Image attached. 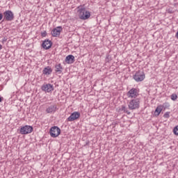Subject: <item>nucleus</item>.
<instances>
[{
    "label": "nucleus",
    "mask_w": 178,
    "mask_h": 178,
    "mask_svg": "<svg viewBox=\"0 0 178 178\" xmlns=\"http://www.w3.org/2000/svg\"><path fill=\"white\" fill-rule=\"evenodd\" d=\"M161 112H162V106H157V108L154 111L155 116H159Z\"/></svg>",
    "instance_id": "16"
},
{
    "label": "nucleus",
    "mask_w": 178,
    "mask_h": 178,
    "mask_svg": "<svg viewBox=\"0 0 178 178\" xmlns=\"http://www.w3.org/2000/svg\"><path fill=\"white\" fill-rule=\"evenodd\" d=\"M56 104L51 105L46 109V112L47 113H54L56 112Z\"/></svg>",
    "instance_id": "13"
},
{
    "label": "nucleus",
    "mask_w": 178,
    "mask_h": 178,
    "mask_svg": "<svg viewBox=\"0 0 178 178\" xmlns=\"http://www.w3.org/2000/svg\"><path fill=\"white\" fill-rule=\"evenodd\" d=\"M171 99L172 101H176V99H177V95L176 94L171 95Z\"/></svg>",
    "instance_id": "19"
},
{
    "label": "nucleus",
    "mask_w": 178,
    "mask_h": 178,
    "mask_svg": "<svg viewBox=\"0 0 178 178\" xmlns=\"http://www.w3.org/2000/svg\"><path fill=\"white\" fill-rule=\"evenodd\" d=\"M62 26H57L56 28H54L51 32L52 37H59L60 35V33H62Z\"/></svg>",
    "instance_id": "8"
},
{
    "label": "nucleus",
    "mask_w": 178,
    "mask_h": 178,
    "mask_svg": "<svg viewBox=\"0 0 178 178\" xmlns=\"http://www.w3.org/2000/svg\"><path fill=\"white\" fill-rule=\"evenodd\" d=\"M3 15V19L4 20H6V22H12V20L15 19V15L11 10H6Z\"/></svg>",
    "instance_id": "4"
},
{
    "label": "nucleus",
    "mask_w": 178,
    "mask_h": 178,
    "mask_svg": "<svg viewBox=\"0 0 178 178\" xmlns=\"http://www.w3.org/2000/svg\"><path fill=\"white\" fill-rule=\"evenodd\" d=\"M120 111L124 112V113H127V115H130V113H131L130 111H129L127 108L125 107V106H122L120 108Z\"/></svg>",
    "instance_id": "17"
},
{
    "label": "nucleus",
    "mask_w": 178,
    "mask_h": 178,
    "mask_svg": "<svg viewBox=\"0 0 178 178\" xmlns=\"http://www.w3.org/2000/svg\"><path fill=\"white\" fill-rule=\"evenodd\" d=\"M43 74L49 75L52 73V68L49 66H47L44 68L42 71Z\"/></svg>",
    "instance_id": "15"
},
{
    "label": "nucleus",
    "mask_w": 178,
    "mask_h": 178,
    "mask_svg": "<svg viewBox=\"0 0 178 178\" xmlns=\"http://www.w3.org/2000/svg\"><path fill=\"white\" fill-rule=\"evenodd\" d=\"M51 137L56 138L60 134V129L59 127L54 126L52 127L49 130Z\"/></svg>",
    "instance_id": "6"
},
{
    "label": "nucleus",
    "mask_w": 178,
    "mask_h": 178,
    "mask_svg": "<svg viewBox=\"0 0 178 178\" xmlns=\"http://www.w3.org/2000/svg\"><path fill=\"white\" fill-rule=\"evenodd\" d=\"M169 106H170V104L169 103L165 102L163 104V108H164V109L169 108Z\"/></svg>",
    "instance_id": "21"
},
{
    "label": "nucleus",
    "mask_w": 178,
    "mask_h": 178,
    "mask_svg": "<svg viewBox=\"0 0 178 178\" xmlns=\"http://www.w3.org/2000/svg\"><path fill=\"white\" fill-rule=\"evenodd\" d=\"M1 19H3V14L0 13V21L1 20Z\"/></svg>",
    "instance_id": "23"
},
{
    "label": "nucleus",
    "mask_w": 178,
    "mask_h": 178,
    "mask_svg": "<svg viewBox=\"0 0 178 178\" xmlns=\"http://www.w3.org/2000/svg\"><path fill=\"white\" fill-rule=\"evenodd\" d=\"M128 108L130 111H134L140 108V99H131L128 104Z\"/></svg>",
    "instance_id": "2"
},
{
    "label": "nucleus",
    "mask_w": 178,
    "mask_h": 178,
    "mask_svg": "<svg viewBox=\"0 0 178 178\" xmlns=\"http://www.w3.org/2000/svg\"><path fill=\"white\" fill-rule=\"evenodd\" d=\"M33 130H34L33 127L30 125H25L20 128L19 133L20 134H24V135L30 134V133H33Z\"/></svg>",
    "instance_id": "3"
},
{
    "label": "nucleus",
    "mask_w": 178,
    "mask_h": 178,
    "mask_svg": "<svg viewBox=\"0 0 178 178\" xmlns=\"http://www.w3.org/2000/svg\"><path fill=\"white\" fill-rule=\"evenodd\" d=\"M41 35L42 36V37H47V31H44V32H42L41 33Z\"/></svg>",
    "instance_id": "22"
},
{
    "label": "nucleus",
    "mask_w": 178,
    "mask_h": 178,
    "mask_svg": "<svg viewBox=\"0 0 178 178\" xmlns=\"http://www.w3.org/2000/svg\"><path fill=\"white\" fill-rule=\"evenodd\" d=\"M2 99H3V97H0V102H2Z\"/></svg>",
    "instance_id": "24"
},
{
    "label": "nucleus",
    "mask_w": 178,
    "mask_h": 178,
    "mask_svg": "<svg viewBox=\"0 0 178 178\" xmlns=\"http://www.w3.org/2000/svg\"><path fill=\"white\" fill-rule=\"evenodd\" d=\"M173 133L175 136H178V126L175 127L173 129Z\"/></svg>",
    "instance_id": "20"
},
{
    "label": "nucleus",
    "mask_w": 178,
    "mask_h": 178,
    "mask_svg": "<svg viewBox=\"0 0 178 178\" xmlns=\"http://www.w3.org/2000/svg\"><path fill=\"white\" fill-rule=\"evenodd\" d=\"M41 90L42 91H45L46 92H51V91H54V86L51 83L43 85L41 87Z\"/></svg>",
    "instance_id": "9"
},
{
    "label": "nucleus",
    "mask_w": 178,
    "mask_h": 178,
    "mask_svg": "<svg viewBox=\"0 0 178 178\" xmlns=\"http://www.w3.org/2000/svg\"><path fill=\"white\" fill-rule=\"evenodd\" d=\"M80 118V113L77 111L72 113L70 116L67 118L68 122H73Z\"/></svg>",
    "instance_id": "11"
},
{
    "label": "nucleus",
    "mask_w": 178,
    "mask_h": 178,
    "mask_svg": "<svg viewBox=\"0 0 178 178\" xmlns=\"http://www.w3.org/2000/svg\"><path fill=\"white\" fill-rule=\"evenodd\" d=\"M55 69H56L55 70L56 73H58V74H60V73H62L63 70V67L60 63H59L55 65Z\"/></svg>",
    "instance_id": "14"
},
{
    "label": "nucleus",
    "mask_w": 178,
    "mask_h": 178,
    "mask_svg": "<svg viewBox=\"0 0 178 178\" xmlns=\"http://www.w3.org/2000/svg\"><path fill=\"white\" fill-rule=\"evenodd\" d=\"M77 14L81 20H88L91 16V13L86 9L84 6H79L77 7Z\"/></svg>",
    "instance_id": "1"
},
{
    "label": "nucleus",
    "mask_w": 178,
    "mask_h": 178,
    "mask_svg": "<svg viewBox=\"0 0 178 178\" xmlns=\"http://www.w3.org/2000/svg\"><path fill=\"white\" fill-rule=\"evenodd\" d=\"M128 98H137L138 97V90L136 88H131L127 94Z\"/></svg>",
    "instance_id": "7"
},
{
    "label": "nucleus",
    "mask_w": 178,
    "mask_h": 178,
    "mask_svg": "<svg viewBox=\"0 0 178 178\" xmlns=\"http://www.w3.org/2000/svg\"><path fill=\"white\" fill-rule=\"evenodd\" d=\"M2 49V46L0 44V50Z\"/></svg>",
    "instance_id": "25"
},
{
    "label": "nucleus",
    "mask_w": 178,
    "mask_h": 178,
    "mask_svg": "<svg viewBox=\"0 0 178 178\" xmlns=\"http://www.w3.org/2000/svg\"><path fill=\"white\" fill-rule=\"evenodd\" d=\"M134 79H135V81H137L138 83L143 81L144 79H145V74L144 72L139 70L134 75Z\"/></svg>",
    "instance_id": "5"
},
{
    "label": "nucleus",
    "mask_w": 178,
    "mask_h": 178,
    "mask_svg": "<svg viewBox=\"0 0 178 178\" xmlns=\"http://www.w3.org/2000/svg\"><path fill=\"white\" fill-rule=\"evenodd\" d=\"M42 47L44 49H49L52 47V41L46 39L43 41Z\"/></svg>",
    "instance_id": "10"
},
{
    "label": "nucleus",
    "mask_w": 178,
    "mask_h": 178,
    "mask_svg": "<svg viewBox=\"0 0 178 178\" xmlns=\"http://www.w3.org/2000/svg\"><path fill=\"white\" fill-rule=\"evenodd\" d=\"M170 112H166L163 115V118H165V119H169V118H170Z\"/></svg>",
    "instance_id": "18"
},
{
    "label": "nucleus",
    "mask_w": 178,
    "mask_h": 178,
    "mask_svg": "<svg viewBox=\"0 0 178 178\" xmlns=\"http://www.w3.org/2000/svg\"><path fill=\"white\" fill-rule=\"evenodd\" d=\"M65 62L68 65H72V63H74V56L70 54L66 56Z\"/></svg>",
    "instance_id": "12"
}]
</instances>
